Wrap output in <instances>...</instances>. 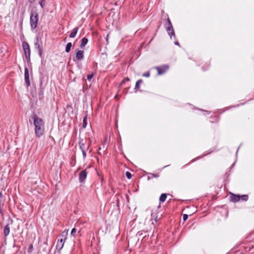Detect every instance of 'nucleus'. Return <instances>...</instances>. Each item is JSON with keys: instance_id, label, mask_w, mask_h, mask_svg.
<instances>
[{"instance_id": "1", "label": "nucleus", "mask_w": 254, "mask_h": 254, "mask_svg": "<svg viewBox=\"0 0 254 254\" xmlns=\"http://www.w3.org/2000/svg\"><path fill=\"white\" fill-rule=\"evenodd\" d=\"M35 127V133L37 137H40L45 132V124L43 120L36 115L32 116Z\"/></svg>"}, {"instance_id": "2", "label": "nucleus", "mask_w": 254, "mask_h": 254, "mask_svg": "<svg viewBox=\"0 0 254 254\" xmlns=\"http://www.w3.org/2000/svg\"><path fill=\"white\" fill-rule=\"evenodd\" d=\"M38 20V13L36 11H32L30 13V27L32 30L37 28Z\"/></svg>"}, {"instance_id": "3", "label": "nucleus", "mask_w": 254, "mask_h": 254, "mask_svg": "<svg viewBox=\"0 0 254 254\" xmlns=\"http://www.w3.org/2000/svg\"><path fill=\"white\" fill-rule=\"evenodd\" d=\"M22 47L24 51L25 59L28 63L30 61V49L28 43L24 42L22 43Z\"/></svg>"}, {"instance_id": "4", "label": "nucleus", "mask_w": 254, "mask_h": 254, "mask_svg": "<svg viewBox=\"0 0 254 254\" xmlns=\"http://www.w3.org/2000/svg\"><path fill=\"white\" fill-rule=\"evenodd\" d=\"M24 79L26 87H28L30 85V82L28 69L26 67L24 68Z\"/></svg>"}, {"instance_id": "5", "label": "nucleus", "mask_w": 254, "mask_h": 254, "mask_svg": "<svg viewBox=\"0 0 254 254\" xmlns=\"http://www.w3.org/2000/svg\"><path fill=\"white\" fill-rule=\"evenodd\" d=\"M65 240V238H62L61 239L58 240L56 246V250L61 251L63 249Z\"/></svg>"}, {"instance_id": "6", "label": "nucleus", "mask_w": 254, "mask_h": 254, "mask_svg": "<svg viewBox=\"0 0 254 254\" xmlns=\"http://www.w3.org/2000/svg\"><path fill=\"white\" fill-rule=\"evenodd\" d=\"M169 68V66L167 65H164L163 66L156 67V69L157 70L158 74L159 75L162 74L165 72V71Z\"/></svg>"}, {"instance_id": "7", "label": "nucleus", "mask_w": 254, "mask_h": 254, "mask_svg": "<svg viewBox=\"0 0 254 254\" xmlns=\"http://www.w3.org/2000/svg\"><path fill=\"white\" fill-rule=\"evenodd\" d=\"M87 172L86 170H83L79 174V181L80 183L83 182L87 177Z\"/></svg>"}, {"instance_id": "8", "label": "nucleus", "mask_w": 254, "mask_h": 254, "mask_svg": "<svg viewBox=\"0 0 254 254\" xmlns=\"http://www.w3.org/2000/svg\"><path fill=\"white\" fill-rule=\"evenodd\" d=\"M230 200L233 202H237L240 201V195L230 193Z\"/></svg>"}, {"instance_id": "9", "label": "nucleus", "mask_w": 254, "mask_h": 254, "mask_svg": "<svg viewBox=\"0 0 254 254\" xmlns=\"http://www.w3.org/2000/svg\"><path fill=\"white\" fill-rule=\"evenodd\" d=\"M75 58L78 61H81L84 58V51L78 50L76 53Z\"/></svg>"}, {"instance_id": "10", "label": "nucleus", "mask_w": 254, "mask_h": 254, "mask_svg": "<svg viewBox=\"0 0 254 254\" xmlns=\"http://www.w3.org/2000/svg\"><path fill=\"white\" fill-rule=\"evenodd\" d=\"M166 30L167 31L169 35H170L171 38H172V36H174V37L175 38V32L173 25H172V27H167Z\"/></svg>"}, {"instance_id": "11", "label": "nucleus", "mask_w": 254, "mask_h": 254, "mask_svg": "<svg viewBox=\"0 0 254 254\" xmlns=\"http://www.w3.org/2000/svg\"><path fill=\"white\" fill-rule=\"evenodd\" d=\"M9 233L10 227L9 226V225L7 224L4 227L3 229V234L5 238H6V237L9 234Z\"/></svg>"}, {"instance_id": "12", "label": "nucleus", "mask_w": 254, "mask_h": 254, "mask_svg": "<svg viewBox=\"0 0 254 254\" xmlns=\"http://www.w3.org/2000/svg\"><path fill=\"white\" fill-rule=\"evenodd\" d=\"M78 27H75L69 34V37L71 38H74L78 31Z\"/></svg>"}, {"instance_id": "13", "label": "nucleus", "mask_w": 254, "mask_h": 254, "mask_svg": "<svg viewBox=\"0 0 254 254\" xmlns=\"http://www.w3.org/2000/svg\"><path fill=\"white\" fill-rule=\"evenodd\" d=\"M88 42V39L86 37H84L81 39V44H80V47L81 48L85 47V46L86 45V44Z\"/></svg>"}, {"instance_id": "14", "label": "nucleus", "mask_w": 254, "mask_h": 254, "mask_svg": "<svg viewBox=\"0 0 254 254\" xmlns=\"http://www.w3.org/2000/svg\"><path fill=\"white\" fill-rule=\"evenodd\" d=\"M142 82L143 81L142 79H139L137 81L134 87V90L135 92H136L137 90L140 88V85L142 83Z\"/></svg>"}, {"instance_id": "15", "label": "nucleus", "mask_w": 254, "mask_h": 254, "mask_svg": "<svg viewBox=\"0 0 254 254\" xmlns=\"http://www.w3.org/2000/svg\"><path fill=\"white\" fill-rule=\"evenodd\" d=\"M79 146L81 151L83 150H85V144L83 142V140L82 139H80L79 141Z\"/></svg>"}, {"instance_id": "16", "label": "nucleus", "mask_w": 254, "mask_h": 254, "mask_svg": "<svg viewBox=\"0 0 254 254\" xmlns=\"http://www.w3.org/2000/svg\"><path fill=\"white\" fill-rule=\"evenodd\" d=\"M148 176L147 177L148 180L151 179L152 178H158L159 177V174L158 173L153 174V173H148Z\"/></svg>"}, {"instance_id": "17", "label": "nucleus", "mask_w": 254, "mask_h": 254, "mask_svg": "<svg viewBox=\"0 0 254 254\" xmlns=\"http://www.w3.org/2000/svg\"><path fill=\"white\" fill-rule=\"evenodd\" d=\"M167 198V194L166 193H162L160 197H159V201L160 202H164Z\"/></svg>"}, {"instance_id": "18", "label": "nucleus", "mask_w": 254, "mask_h": 254, "mask_svg": "<svg viewBox=\"0 0 254 254\" xmlns=\"http://www.w3.org/2000/svg\"><path fill=\"white\" fill-rule=\"evenodd\" d=\"M72 47V43L71 42H68L65 47V52L66 53H68L70 52L71 48Z\"/></svg>"}, {"instance_id": "19", "label": "nucleus", "mask_w": 254, "mask_h": 254, "mask_svg": "<svg viewBox=\"0 0 254 254\" xmlns=\"http://www.w3.org/2000/svg\"><path fill=\"white\" fill-rule=\"evenodd\" d=\"M249 196L247 194L240 195V200L246 201L248 200Z\"/></svg>"}, {"instance_id": "20", "label": "nucleus", "mask_w": 254, "mask_h": 254, "mask_svg": "<svg viewBox=\"0 0 254 254\" xmlns=\"http://www.w3.org/2000/svg\"><path fill=\"white\" fill-rule=\"evenodd\" d=\"M172 23L171 22V20L169 18H168L167 19V22L165 24V27L166 29L167 27H172Z\"/></svg>"}, {"instance_id": "21", "label": "nucleus", "mask_w": 254, "mask_h": 254, "mask_svg": "<svg viewBox=\"0 0 254 254\" xmlns=\"http://www.w3.org/2000/svg\"><path fill=\"white\" fill-rule=\"evenodd\" d=\"M68 230H67V229L64 230L63 232V233H62V234L61 235V236L62 237H64V238H65L66 239V236L68 235Z\"/></svg>"}, {"instance_id": "22", "label": "nucleus", "mask_w": 254, "mask_h": 254, "mask_svg": "<svg viewBox=\"0 0 254 254\" xmlns=\"http://www.w3.org/2000/svg\"><path fill=\"white\" fill-rule=\"evenodd\" d=\"M35 48L38 50H41V48L40 47V46L38 43V39L37 38L36 39V42L35 43Z\"/></svg>"}, {"instance_id": "23", "label": "nucleus", "mask_w": 254, "mask_h": 254, "mask_svg": "<svg viewBox=\"0 0 254 254\" xmlns=\"http://www.w3.org/2000/svg\"><path fill=\"white\" fill-rule=\"evenodd\" d=\"M76 232V229L74 228H73L72 230H71V235H72V236L74 237L75 236V233Z\"/></svg>"}, {"instance_id": "24", "label": "nucleus", "mask_w": 254, "mask_h": 254, "mask_svg": "<svg viewBox=\"0 0 254 254\" xmlns=\"http://www.w3.org/2000/svg\"><path fill=\"white\" fill-rule=\"evenodd\" d=\"M126 175L127 179H130L131 178L132 175L130 172H127Z\"/></svg>"}, {"instance_id": "25", "label": "nucleus", "mask_w": 254, "mask_h": 254, "mask_svg": "<svg viewBox=\"0 0 254 254\" xmlns=\"http://www.w3.org/2000/svg\"><path fill=\"white\" fill-rule=\"evenodd\" d=\"M45 0H41V1L39 2V4L41 7L43 8L45 5Z\"/></svg>"}, {"instance_id": "26", "label": "nucleus", "mask_w": 254, "mask_h": 254, "mask_svg": "<svg viewBox=\"0 0 254 254\" xmlns=\"http://www.w3.org/2000/svg\"><path fill=\"white\" fill-rule=\"evenodd\" d=\"M142 75H143V76H144L146 77H148L150 76V72L147 71V72L144 73Z\"/></svg>"}, {"instance_id": "27", "label": "nucleus", "mask_w": 254, "mask_h": 254, "mask_svg": "<svg viewBox=\"0 0 254 254\" xmlns=\"http://www.w3.org/2000/svg\"><path fill=\"white\" fill-rule=\"evenodd\" d=\"M130 80L129 78H126L125 79H124L121 83V85H123L124 84L126 81H129Z\"/></svg>"}, {"instance_id": "28", "label": "nucleus", "mask_w": 254, "mask_h": 254, "mask_svg": "<svg viewBox=\"0 0 254 254\" xmlns=\"http://www.w3.org/2000/svg\"><path fill=\"white\" fill-rule=\"evenodd\" d=\"M86 117H85L83 119V127H85L86 125H87V123H86Z\"/></svg>"}, {"instance_id": "29", "label": "nucleus", "mask_w": 254, "mask_h": 254, "mask_svg": "<svg viewBox=\"0 0 254 254\" xmlns=\"http://www.w3.org/2000/svg\"><path fill=\"white\" fill-rule=\"evenodd\" d=\"M82 155L84 159H85L86 157V153L85 150H82Z\"/></svg>"}, {"instance_id": "30", "label": "nucleus", "mask_w": 254, "mask_h": 254, "mask_svg": "<svg viewBox=\"0 0 254 254\" xmlns=\"http://www.w3.org/2000/svg\"><path fill=\"white\" fill-rule=\"evenodd\" d=\"M93 77V74H88L87 75V80H89V81H90L91 80V79Z\"/></svg>"}, {"instance_id": "31", "label": "nucleus", "mask_w": 254, "mask_h": 254, "mask_svg": "<svg viewBox=\"0 0 254 254\" xmlns=\"http://www.w3.org/2000/svg\"><path fill=\"white\" fill-rule=\"evenodd\" d=\"M188 218V215L187 214H184L183 215V220L184 221H186Z\"/></svg>"}, {"instance_id": "32", "label": "nucleus", "mask_w": 254, "mask_h": 254, "mask_svg": "<svg viewBox=\"0 0 254 254\" xmlns=\"http://www.w3.org/2000/svg\"><path fill=\"white\" fill-rule=\"evenodd\" d=\"M54 254H61V251L56 250Z\"/></svg>"}, {"instance_id": "33", "label": "nucleus", "mask_w": 254, "mask_h": 254, "mask_svg": "<svg viewBox=\"0 0 254 254\" xmlns=\"http://www.w3.org/2000/svg\"><path fill=\"white\" fill-rule=\"evenodd\" d=\"M38 52H39V55L40 57H42V49L41 50H38Z\"/></svg>"}, {"instance_id": "34", "label": "nucleus", "mask_w": 254, "mask_h": 254, "mask_svg": "<svg viewBox=\"0 0 254 254\" xmlns=\"http://www.w3.org/2000/svg\"><path fill=\"white\" fill-rule=\"evenodd\" d=\"M175 45H176L180 46V45H179V43L178 41H176V42H175Z\"/></svg>"}, {"instance_id": "35", "label": "nucleus", "mask_w": 254, "mask_h": 254, "mask_svg": "<svg viewBox=\"0 0 254 254\" xmlns=\"http://www.w3.org/2000/svg\"><path fill=\"white\" fill-rule=\"evenodd\" d=\"M35 0H28L30 3H33Z\"/></svg>"}, {"instance_id": "36", "label": "nucleus", "mask_w": 254, "mask_h": 254, "mask_svg": "<svg viewBox=\"0 0 254 254\" xmlns=\"http://www.w3.org/2000/svg\"><path fill=\"white\" fill-rule=\"evenodd\" d=\"M29 249H32V245H30Z\"/></svg>"}, {"instance_id": "37", "label": "nucleus", "mask_w": 254, "mask_h": 254, "mask_svg": "<svg viewBox=\"0 0 254 254\" xmlns=\"http://www.w3.org/2000/svg\"><path fill=\"white\" fill-rule=\"evenodd\" d=\"M89 145H90V143L88 144V146H87V149H88V148L89 147Z\"/></svg>"}]
</instances>
